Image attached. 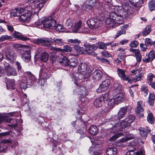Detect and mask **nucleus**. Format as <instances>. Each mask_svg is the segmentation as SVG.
<instances>
[{
  "label": "nucleus",
  "mask_w": 155,
  "mask_h": 155,
  "mask_svg": "<svg viewBox=\"0 0 155 155\" xmlns=\"http://www.w3.org/2000/svg\"><path fill=\"white\" fill-rule=\"evenodd\" d=\"M47 0H28L27 3L29 5H26L24 9V11L27 12L20 15L18 20L21 22L28 23L31 20L32 14H37Z\"/></svg>",
  "instance_id": "f257e3e1"
},
{
  "label": "nucleus",
  "mask_w": 155,
  "mask_h": 155,
  "mask_svg": "<svg viewBox=\"0 0 155 155\" xmlns=\"http://www.w3.org/2000/svg\"><path fill=\"white\" fill-rule=\"evenodd\" d=\"M135 119V117L133 115L128 116L124 120L119 121L109 129L110 132L115 133L120 131H124V128L129 126Z\"/></svg>",
  "instance_id": "f03ea898"
},
{
  "label": "nucleus",
  "mask_w": 155,
  "mask_h": 155,
  "mask_svg": "<svg viewBox=\"0 0 155 155\" xmlns=\"http://www.w3.org/2000/svg\"><path fill=\"white\" fill-rule=\"evenodd\" d=\"M85 49L78 45H75L74 47V50L78 53L81 54H91L96 50V47L93 45H84Z\"/></svg>",
  "instance_id": "7ed1b4c3"
},
{
  "label": "nucleus",
  "mask_w": 155,
  "mask_h": 155,
  "mask_svg": "<svg viewBox=\"0 0 155 155\" xmlns=\"http://www.w3.org/2000/svg\"><path fill=\"white\" fill-rule=\"evenodd\" d=\"M128 107L129 106H125L120 108L117 114L111 117L110 120V123L113 126V124H116L115 123H117V120L124 118L127 114V109Z\"/></svg>",
  "instance_id": "20e7f679"
},
{
  "label": "nucleus",
  "mask_w": 155,
  "mask_h": 155,
  "mask_svg": "<svg viewBox=\"0 0 155 155\" xmlns=\"http://www.w3.org/2000/svg\"><path fill=\"white\" fill-rule=\"evenodd\" d=\"M116 11L114 12H111L110 14V16L111 18L114 21L115 24L116 26L118 25L122 24L123 22L122 16H124V14L120 13L119 12H116Z\"/></svg>",
  "instance_id": "39448f33"
},
{
  "label": "nucleus",
  "mask_w": 155,
  "mask_h": 155,
  "mask_svg": "<svg viewBox=\"0 0 155 155\" xmlns=\"http://www.w3.org/2000/svg\"><path fill=\"white\" fill-rule=\"evenodd\" d=\"M42 21L43 22V26L46 28L54 29L56 25V21L51 17L42 18Z\"/></svg>",
  "instance_id": "423d86ee"
},
{
  "label": "nucleus",
  "mask_w": 155,
  "mask_h": 155,
  "mask_svg": "<svg viewBox=\"0 0 155 155\" xmlns=\"http://www.w3.org/2000/svg\"><path fill=\"white\" fill-rule=\"evenodd\" d=\"M33 42L37 45H41L43 46L49 47L52 44V38H38L35 39Z\"/></svg>",
  "instance_id": "0eeeda50"
},
{
  "label": "nucleus",
  "mask_w": 155,
  "mask_h": 155,
  "mask_svg": "<svg viewBox=\"0 0 155 155\" xmlns=\"http://www.w3.org/2000/svg\"><path fill=\"white\" fill-rule=\"evenodd\" d=\"M110 83V81L108 79L103 81L97 89V92L100 93L106 91L109 87Z\"/></svg>",
  "instance_id": "6e6552de"
},
{
  "label": "nucleus",
  "mask_w": 155,
  "mask_h": 155,
  "mask_svg": "<svg viewBox=\"0 0 155 155\" xmlns=\"http://www.w3.org/2000/svg\"><path fill=\"white\" fill-rule=\"evenodd\" d=\"M143 68L142 67L138 69L136 68L132 70L131 72L133 75H134L137 74L134 77V80L135 81H139L141 79L142 77L143 76V73L142 72Z\"/></svg>",
  "instance_id": "1a4fd4ad"
},
{
  "label": "nucleus",
  "mask_w": 155,
  "mask_h": 155,
  "mask_svg": "<svg viewBox=\"0 0 155 155\" xmlns=\"http://www.w3.org/2000/svg\"><path fill=\"white\" fill-rule=\"evenodd\" d=\"M20 56L22 60L25 63H28L31 61V52L29 50L21 51Z\"/></svg>",
  "instance_id": "9d476101"
},
{
  "label": "nucleus",
  "mask_w": 155,
  "mask_h": 155,
  "mask_svg": "<svg viewBox=\"0 0 155 155\" xmlns=\"http://www.w3.org/2000/svg\"><path fill=\"white\" fill-rule=\"evenodd\" d=\"M4 65L5 70L8 76H15L17 75V72L15 68L6 62H5Z\"/></svg>",
  "instance_id": "9b49d317"
},
{
  "label": "nucleus",
  "mask_w": 155,
  "mask_h": 155,
  "mask_svg": "<svg viewBox=\"0 0 155 155\" xmlns=\"http://www.w3.org/2000/svg\"><path fill=\"white\" fill-rule=\"evenodd\" d=\"M6 58L11 62H14L16 58L15 52L10 49H7L5 53Z\"/></svg>",
  "instance_id": "f8f14e48"
},
{
  "label": "nucleus",
  "mask_w": 155,
  "mask_h": 155,
  "mask_svg": "<svg viewBox=\"0 0 155 155\" xmlns=\"http://www.w3.org/2000/svg\"><path fill=\"white\" fill-rule=\"evenodd\" d=\"M130 8V7L128 4H126L123 5L122 7H116L114 8V11H116L117 12H119L120 13L124 14V16H127L128 14L127 12L129 10Z\"/></svg>",
  "instance_id": "ddd939ff"
},
{
  "label": "nucleus",
  "mask_w": 155,
  "mask_h": 155,
  "mask_svg": "<svg viewBox=\"0 0 155 155\" xmlns=\"http://www.w3.org/2000/svg\"><path fill=\"white\" fill-rule=\"evenodd\" d=\"M25 77L23 78V80L25 81L28 84L30 85V83L35 81V76L32 74L30 72H26L25 74Z\"/></svg>",
  "instance_id": "4468645a"
},
{
  "label": "nucleus",
  "mask_w": 155,
  "mask_h": 155,
  "mask_svg": "<svg viewBox=\"0 0 155 155\" xmlns=\"http://www.w3.org/2000/svg\"><path fill=\"white\" fill-rule=\"evenodd\" d=\"M124 95L123 93H120L116 94L113 98L114 102L116 104H118L123 101Z\"/></svg>",
  "instance_id": "2eb2a0df"
},
{
  "label": "nucleus",
  "mask_w": 155,
  "mask_h": 155,
  "mask_svg": "<svg viewBox=\"0 0 155 155\" xmlns=\"http://www.w3.org/2000/svg\"><path fill=\"white\" fill-rule=\"evenodd\" d=\"M98 20L95 18H92L87 21L88 26L91 29L97 28L98 26Z\"/></svg>",
  "instance_id": "dca6fc26"
},
{
  "label": "nucleus",
  "mask_w": 155,
  "mask_h": 155,
  "mask_svg": "<svg viewBox=\"0 0 155 155\" xmlns=\"http://www.w3.org/2000/svg\"><path fill=\"white\" fill-rule=\"evenodd\" d=\"M142 102L141 101H138L137 102V106L135 109L136 113L137 115L140 117H143V114H141L144 110L142 106Z\"/></svg>",
  "instance_id": "f3484780"
},
{
  "label": "nucleus",
  "mask_w": 155,
  "mask_h": 155,
  "mask_svg": "<svg viewBox=\"0 0 155 155\" xmlns=\"http://www.w3.org/2000/svg\"><path fill=\"white\" fill-rule=\"evenodd\" d=\"M102 73L99 70H95L91 74V77L93 79L98 81L102 77Z\"/></svg>",
  "instance_id": "a211bd4d"
},
{
  "label": "nucleus",
  "mask_w": 155,
  "mask_h": 155,
  "mask_svg": "<svg viewBox=\"0 0 155 155\" xmlns=\"http://www.w3.org/2000/svg\"><path fill=\"white\" fill-rule=\"evenodd\" d=\"M40 78L38 79V84L40 85L42 88V86H44L46 84V79L47 78V74H43L41 73L40 74Z\"/></svg>",
  "instance_id": "6ab92c4d"
},
{
  "label": "nucleus",
  "mask_w": 155,
  "mask_h": 155,
  "mask_svg": "<svg viewBox=\"0 0 155 155\" xmlns=\"http://www.w3.org/2000/svg\"><path fill=\"white\" fill-rule=\"evenodd\" d=\"M130 51L134 54L137 61L140 63L142 59V55L140 51L138 49L133 48H130Z\"/></svg>",
  "instance_id": "aec40b11"
},
{
  "label": "nucleus",
  "mask_w": 155,
  "mask_h": 155,
  "mask_svg": "<svg viewBox=\"0 0 155 155\" xmlns=\"http://www.w3.org/2000/svg\"><path fill=\"white\" fill-rule=\"evenodd\" d=\"M87 65L85 63H81L78 67V72L82 75H84L86 73Z\"/></svg>",
  "instance_id": "412c9836"
},
{
  "label": "nucleus",
  "mask_w": 155,
  "mask_h": 155,
  "mask_svg": "<svg viewBox=\"0 0 155 155\" xmlns=\"http://www.w3.org/2000/svg\"><path fill=\"white\" fill-rule=\"evenodd\" d=\"M59 63L62 66L66 67L69 65V61L66 57L61 55L58 60Z\"/></svg>",
  "instance_id": "4be33fe9"
},
{
  "label": "nucleus",
  "mask_w": 155,
  "mask_h": 155,
  "mask_svg": "<svg viewBox=\"0 0 155 155\" xmlns=\"http://www.w3.org/2000/svg\"><path fill=\"white\" fill-rule=\"evenodd\" d=\"M82 26V22L79 21L76 22L75 21V23L74 24V26L72 30V32L73 33H77L81 28Z\"/></svg>",
  "instance_id": "5701e85b"
},
{
  "label": "nucleus",
  "mask_w": 155,
  "mask_h": 155,
  "mask_svg": "<svg viewBox=\"0 0 155 155\" xmlns=\"http://www.w3.org/2000/svg\"><path fill=\"white\" fill-rule=\"evenodd\" d=\"M6 87L8 89H14L15 87V81L13 79H8L6 81Z\"/></svg>",
  "instance_id": "b1692460"
},
{
  "label": "nucleus",
  "mask_w": 155,
  "mask_h": 155,
  "mask_svg": "<svg viewBox=\"0 0 155 155\" xmlns=\"http://www.w3.org/2000/svg\"><path fill=\"white\" fill-rule=\"evenodd\" d=\"M117 72L118 75L122 79L126 81H128L129 78L128 76L126 75L125 74L124 71L119 68L117 69Z\"/></svg>",
  "instance_id": "393cba45"
},
{
  "label": "nucleus",
  "mask_w": 155,
  "mask_h": 155,
  "mask_svg": "<svg viewBox=\"0 0 155 155\" xmlns=\"http://www.w3.org/2000/svg\"><path fill=\"white\" fill-rule=\"evenodd\" d=\"M24 11V9L21 7H18L15 10L12 11L11 15L14 17L17 16L19 15L20 14Z\"/></svg>",
  "instance_id": "a878e982"
},
{
  "label": "nucleus",
  "mask_w": 155,
  "mask_h": 155,
  "mask_svg": "<svg viewBox=\"0 0 155 155\" xmlns=\"http://www.w3.org/2000/svg\"><path fill=\"white\" fill-rule=\"evenodd\" d=\"M105 23L108 26L107 27H109L110 28H113L115 27L116 25L115 24L114 21L110 17V18H107L105 21Z\"/></svg>",
  "instance_id": "bb28decb"
},
{
  "label": "nucleus",
  "mask_w": 155,
  "mask_h": 155,
  "mask_svg": "<svg viewBox=\"0 0 155 155\" xmlns=\"http://www.w3.org/2000/svg\"><path fill=\"white\" fill-rule=\"evenodd\" d=\"M75 20L73 19L68 18L66 20L65 25L68 28H71L75 23Z\"/></svg>",
  "instance_id": "cd10ccee"
},
{
  "label": "nucleus",
  "mask_w": 155,
  "mask_h": 155,
  "mask_svg": "<svg viewBox=\"0 0 155 155\" xmlns=\"http://www.w3.org/2000/svg\"><path fill=\"white\" fill-rule=\"evenodd\" d=\"M102 98H101L99 96L96 98L94 102V106L96 107H101L104 103V101H102Z\"/></svg>",
  "instance_id": "c85d7f7f"
},
{
  "label": "nucleus",
  "mask_w": 155,
  "mask_h": 155,
  "mask_svg": "<svg viewBox=\"0 0 155 155\" xmlns=\"http://www.w3.org/2000/svg\"><path fill=\"white\" fill-rule=\"evenodd\" d=\"M117 152V149L115 147H108L106 150L107 155H115Z\"/></svg>",
  "instance_id": "c756f323"
},
{
  "label": "nucleus",
  "mask_w": 155,
  "mask_h": 155,
  "mask_svg": "<svg viewBox=\"0 0 155 155\" xmlns=\"http://www.w3.org/2000/svg\"><path fill=\"white\" fill-rule=\"evenodd\" d=\"M131 4L133 6L139 7L142 6V0H129Z\"/></svg>",
  "instance_id": "7c9ffc66"
},
{
  "label": "nucleus",
  "mask_w": 155,
  "mask_h": 155,
  "mask_svg": "<svg viewBox=\"0 0 155 155\" xmlns=\"http://www.w3.org/2000/svg\"><path fill=\"white\" fill-rule=\"evenodd\" d=\"M52 39V43L54 42L56 45L61 46L64 44V41L61 38H54Z\"/></svg>",
  "instance_id": "2f4dec72"
},
{
  "label": "nucleus",
  "mask_w": 155,
  "mask_h": 155,
  "mask_svg": "<svg viewBox=\"0 0 155 155\" xmlns=\"http://www.w3.org/2000/svg\"><path fill=\"white\" fill-rule=\"evenodd\" d=\"M147 113L148 115L147 119L148 122L151 124H153L154 119L152 113L150 110H148Z\"/></svg>",
  "instance_id": "473e14b6"
},
{
  "label": "nucleus",
  "mask_w": 155,
  "mask_h": 155,
  "mask_svg": "<svg viewBox=\"0 0 155 155\" xmlns=\"http://www.w3.org/2000/svg\"><path fill=\"white\" fill-rule=\"evenodd\" d=\"M80 89L81 91L79 92V95L81 96L80 98V101L82 102H84L85 100L84 97L86 95V90L83 87H81Z\"/></svg>",
  "instance_id": "72a5a7b5"
},
{
  "label": "nucleus",
  "mask_w": 155,
  "mask_h": 155,
  "mask_svg": "<svg viewBox=\"0 0 155 155\" xmlns=\"http://www.w3.org/2000/svg\"><path fill=\"white\" fill-rule=\"evenodd\" d=\"M126 155H143V151L142 150H140L135 152L133 150H130L127 152Z\"/></svg>",
  "instance_id": "f704fd0d"
},
{
  "label": "nucleus",
  "mask_w": 155,
  "mask_h": 155,
  "mask_svg": "<svg viewBox=\"0 0 155 155\" xmlns=\"http://www.w3.org/2000/svg\"><path fill=\"white\" fill-rule=\"evenodd\" d=\"M48 54L45 51H43L41 54L40 59L43 62H46L48 59Z\"/></svg>",
  "instance_id": "c9c22d12"
},
{
  "label": "nucleus",
  "mask_w": 155,
  "mask_h": 155,
  "mask_svg": "<svg viewBox=\"0 0 155 155\" xmlns=\"http://www.w3.org/2000/svg\"><path fill=\"white\" fill-rule=\"evenodd\" d=\"M78 63V61L77 59L72 58L69 61V64L71 67H74L76 66Z\"/></svg>",
  "instance_id": "e433bc0d"
},
{
  "label": "nucleus",
  "mask_w": 155,
  "mask_h": 155,
  "mask_svg": "<svg viewBox=\"0 0 155 155\" xmlns=\"http://www.w3.org/2000/svg\"><path fill=\"white\" fill-rule=\"evenodd\" d=\"M149 128H147V130L143 127H140L139 130L140 132L141 135L144 137H146L147 136V132L148 131Z\"/></svg>",
  "instance_id": "4c0bfd02"
},
{
  "label": "nucleus",
  "mask_w": 155,
  "mask_h": 155,
  "mask_svg": "<svg viewBox=\"0 0 155 155\" xmlns=\"http://www.w3.org/2000/svg\"><path fill=\"white\" fill-rule=\"evenodd\" d=\"M89 131L90 133L93 135H96L98 133L97 129L95 126H92L90 127L89 129Z\"/></svg>",
  "instance_id": "58836bf2"
},
{
  "label": "nucleus",
  "mask_w": 155,
  "mask_h": 155,
  "mask_svg": "<svg viewBox=\"0 0 155 155\" xmlns=\"http://www.w3.org/2000/svg\"><path fill=\"white\" fill-rule=\"evenodd\" d=\"M7 122H10L11 124L10 125L12 127H16L17 126V120L16 119H12L11 118L8 119L6 121Z\"/></svg>",
  "instance_id": "ea45409f"
},
{
  "label": "nucleus",
  "mask_w": 155,
  "mask_h": 155,
  "mask_svg": "<svg viewBox=\"0 0 155 155\" xmlns=\"http://www.w3.org/2000/svg\"><path fill=\"white\" fill-rule=\"evenodd\" d=\"M148 7L149 10L150 11L155 10V1L152 0L150 1L148 4Z\"/></svg>",
  "instance_id": "a19ab883"
},
{
  "label": "nucleus",
  "mask_w": 155,
  "mask_h": 155,
  "mask_svg": "<svg viewBox=\"0 0 155 155\" xmlns=\"http://www.w3.org/2000/svg\"><path fill=\"white\" fill-rule=\"evenodd\" d=\"M97 48L101 49H107L105 43L103 42H99L97 44Z\"/></svg>",
  "instance_id": "79ce46f5"
},
{
  "label": "nucleus",
  "mask_w": 155,
  "mask_h": 155,
  "mask_svg": "<svg viewBox=\"0 0 155 155\" xmlns=\"http://www.w3.org/2000/svg\"><path fill=\"white\" fill-rule=\"evenodd\" d=\"M123 135H124L123 133L119 132L111 137L110 139V140L111 141H114L117 139L119 137H121Z\"/></svg>",
  "instance_id": "37998d69"
},
{
  "label": "nucleus",
  "mask_w": 155,
  "mask_h": 155,
  "mask_svg": "<svg viewBox=\"0 0 155 155\" xmlns=\"http://www.w3.org/2000/svg\"><path fill=\"white\" fill-rule=\"evenodd\" d=\"M2 142L5 143H11L12 144L11 146L13 147H15V146L18 145V143L16 141H14L12 143V141H11L8 140H2Z\"/></svg>",
  "instance_id": "c03bdc74"
},
{
  "label": "nucleus",
  "mask_w": 155,
  "mask_h": 155,
  "mask_svg": "<svg viewBox=\"0 0 155 155\" xmlns=\"http://www.w3.org/2000/svg\"><path fill=\"white\" fill-rule=\"evenodd\" d=\"M67 42L68 43H71L77 45L81 43L80 41L76 38L69 39L68 40Z\"/></svg>",
  "instance_id": "a18cd8bd"
},
{
  "label": "nucleus",
  "mask_w": 155,
  "mask_h": 155,
  "mask_svg": "<svg viewBox=\"0 0 155 155\" xmlns=\"http://www.w3.org/2000/svg\"><path fill=\"white\" fill-rule=\"evenodd\" d=\"M12 38L7 35H2L1 36V42L6 40H9L12 39Z\"/></svg>",
  "instance_id": "49530a36"
},
{
  "label": "nucleus",
  "mask_w": 155,
  "mask_h": 155,
  "mask_svg": "<svg viewBox=\"0 0 155 155\" xmlns=\"http://www.w3.org/2000/svg\"><path fill=\"white\" fill-rule=\"evenodd\" d=\"M150 32V28L149 26H147L142 32V34L143 36H146L148 35Z\"/></svg>",
  "instance_id": "de8ad7c7"
},
{
  "label": "nucleus",
  "mask_w": 155,
  "mask_h": 155,
  "mask_svg": "<svg viewBox=\"0 0 155 155\" xmlns=\"http://www.w3.org/2000/svg\"><path fill=\"white\" fill-rule=\"evenodd\" d=\"M22 34L21 33L15 31L14 33L12 34V35L15 38L20 40Z\"/></svg>",
  "instance_id": "09e8293b"
},
{
  "label": "nucleus",
  "mask_w": 155,
  "mask_h": 155,
  "mask_svg": "<svg viewBox=\"0 0 155 155\" xmlns=\"http://www.w3.org/2000/svg\"><path fill=\"white\" fill-rule=\"evenodd\" d=\"M155 77L154 75L152 73H149L147 75V82L149 84H151L153 79Z\"/></svg>",
  "instance_id": "8fccbe9b"
},
{
  "label": "nucleus",
  "mask_w": 155,
  "mask_h": 155,
  "mask_svg": "<svg viewBox=\"0 0 155 155\" xmlns=\"http://www.w3.org/2000/svg\"><path fill=\"white\" fill-rule=\"evenodd\" d=\"M99 97L101 98H102V101H104V103L105 102V101H107L109 99V94L107 93L105 94L99 96Z\"/></svg>",
  "instance_id": "3c124183"
},
{
  "label": "nucleus",
  "mask_w": 155,
  "mask_h": 155,
  "mask_svg": "<svg viewBox=\"0 0 155 155\" xmlns=\"http://www.w3.org/2000/svg\"><path fill=\"white\" fill-rule=\"evenodd\" d=\"M54 29L59 31L62 32H63L64 31L63 26L61 24H58L56 26L55 25Z\"/></svg>",
  "instance_id": "603ef678"
},
{
  "label": "nucleus",
  "mask_w": 155,
  "mask_h": 155,
  "mask_svg": "<svg viewBox=\"0 0 155 155\" xmlns=\"http://www.w3.org/2000/svg\"><path fill=\"white\" fill-rule=\"evenodd\" d=\"M28 85L29 84H27L26 81H25L23 80V81L21 82L20 84V87L21 89H25L28 87L27 85Z\"/></svg>",
  "instance_id": "864d4df0"
},
{
  "label": "nucleus",
  "mask_w": 155,
  "mask_h": 155,
  "mask_svg": "<svg viewBox=\"0 0 155 155\" xmlns=\"http://www.w3.org/2000/svg\"><path fill=\"white\" fill-rule=\"evenodd\" d=\"M151 61L155 58V51L152 50L150 51L148 54Z\"/></svg>",
  "instance_id": "5fc2aeb1"
},
{
  "label": "nucleus",
  "mask_w": 155,
  "mask_h": 155,
  "mask_svg": "<svg viewBox=\"0 0 155 155\" xmlns=\"http://www.w3.org/2000/svg\"><path fill=\"white\" fill-rule=\"evenodd\" d=\"M63 51H65L67 52H71L72 48L70 46L68 45H66L64 46L63 47V49H62Z\"/></svg>",
  "instance_id": "6e6d98bb"
},
{
  "label": "nucleus",
  "mask_w": 155,
  "mask_h": 155,
  "mask_svg": "<svg viewBox=\"0 0 155 155\" xmlns=\"http://www.w3.org/2000/svg\"><path fill=\"white\" fill-rule=\"evenodd\" d=\"M93 147H90L89 151L91 153L94 155H100L101 154V152L100 151H93Z\"/></svg>",
  "instance_id": "4d7b16f0"
},
{
  "label": "nucleus",
  "mask_w": 155,
  "mask_h": 155,
  "mask_svg": "<svg viewBox=\"0 0 155 155\" xmlns=\"http://www.w3.org/2000/svg\"><path fill=\"white\" fill-rule=\"evenodd\" d=\"M42 52H43L42 49L40 48H38L35 54V57L37 58H39V55L40 54H41Z\"/></svg>",
  "instance_id": "13d9d810"
},
{
  "label": "nucleus",
  "mask_w": 155,
  "mask_h": 155,
  "mask_svg": "<svg viewBox=\"0 0 155 155\" xmlns=\"http://www.w3.org/2000/svg\"><path fill=\"white\" fill-rule=\"evenodd\" d=\"M8 30L10 32H12L14 30L13 26L10 23H7L6 25Z\"/></svg>",
  "instance_id": "bf43d9fd"
},
{
  "label": "nucleus",
  "mask_w": 155,
  "mask_h": 155,
  "mask_svg": "<svg viewBox=\"0 0 155 155\" xmlns=\"http://www.w3.org/2000/svg\"><path fill=\"white\" fill-rule=\"evenodd\" d=\"M142 91L144 92V95L146 96L148 93V90L147 87L145 86H143L142 87Z\"/></svg>",
  "instance_id": "052dcab7"
},
{
  "label": "nucleus",
  "mask_w": 155,
  "mask_h": 155,
  "mask_svg": "<svg viewBox=\"0 0 155 155\" xmlns=\"http://www.w3.org/2000/svg\"><path fill=\"white\" fill-rule=\"evenodd\" d=\"M51 46L49 47H50V49L51 50L59 52H61L63 51L62 49L56 48L54 46H51Z\"/></svg>",
  "instance_id": "680f3d73"
},
{
  "label": "nucleus",
  "mask_w": 155,
  "mask_h": 155,
  "mask_svg": "<svg viewBox=\"0 0 155 155\" xmlns=\"http://www.w3.org/2000/svg\"><path fill=\"white\" fill-rule=\"evenodd\" d=\"M142 60L145 63H148L150 61H151L148 55L147 54L143 58Z\"/></svg>",
  "instance_id": "e2e57ef3"
},
{
  "label": "nucleus",
  "mask_w": 155,
  "mask_h": 155,
  "mask_svg": "<svg viewBox=\"0 0 155 155\" xmlns=\"http://www.w3.org/2000/svg\"><path fill=\"white\" fill-rule=\"evenodd\" d=\"M138 43L137 41H134L130 43V46L132 48H135L138 45Z\"/></svg>",
  "instance_id": "0e129e2a"
},
{
  "label": "nucleus",
  "mask_w": 155,
  "mask_h": 155,
  "mask_svg": "<svg viewBox=\"0 0 155 155\" xmlns=\"http://www.w3.org/2000/svg\"><path fill=\"white\" fill-rule=\"evenodd\" d=\"M86 3L88 5L91 6H94L96 3V1L95 0H89L87 1Z\"/></svg>",
  "instance_id": "69168bd1"
},
{
  "label": "nucleus",
  "mask_w": 155,
  "mask_h": 155,
  "mask_svg": "<svg viewBox=\"0 0 155 155\" xmlns=\"http://www.w3.org/2000/svg\"><path fill=\"white\" fill-rule=\"evenodd\" d=\"M114 104H115L113 101V99L109 101L108 105L109 107H110V109H111L113 108L114 106Z\"/></svg>",
  "instance_id": "338daca9"
},
{
  "label": "nucleus",
  "mask_w": 155,
  "mask_h": 155,
  "mask_svg": "<svg viewBox=\"0 0 155 155\" xmlns=\"http://www.w3.org/2000/svg\"><path fill=\"white\" fill-rule=\"evenodd\" d=\"M140 49L143 51H145L147 49V46L145 44H140Z\"/></svg>",
  "instance_id": "774afa93"
}]
</instances>
